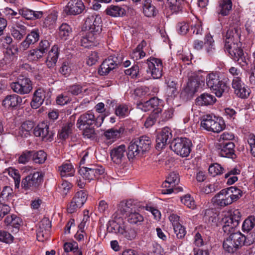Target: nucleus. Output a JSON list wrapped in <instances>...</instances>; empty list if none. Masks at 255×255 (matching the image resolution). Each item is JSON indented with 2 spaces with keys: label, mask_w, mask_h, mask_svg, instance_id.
I'll use <instances>...</instances> for the list:
<instances>
[{
  "label": "nucleus",
  "mask_w": 255,
  "mask_h": 255,
  "mask_svg": "<svg viewBox=\"0 0 255 255\" xmlns=\"http://www.w3.org/2000/svg\"><path fill=\"white\" fill-rule=\"evenodd\" d=\"M151 140L146 135H143L132 140L128 147L127 157L129 160L142 157L150 149Z\"/></svg>",
  "instance_id": "obj_1"
},
{
  "label": "nucleus",
  "mask_w": 255,
  "mask_h": 255,
  "mask_svg": "<svg viewBox=\"0 0 255 255\" xmlns=\"http://www.w3.org/2000/svg\"><path fill=\"white\" fill-rule=\"evenodd\" d=\"M229 79L226 77H220L217 72H211L207 74L206 83L207 86L218 97H221L228 88Z\"/></svg>",
  "instance_id": "obj_2"
},
{
  "label": "nucleus",
  "mask_w": 255,
  "mask_h": 255,
  "mask_svg": "<svg viewBox=\"0 0 255 255\" xmlns=\"http://www.w3.org/2000/svg\"><path fill=\"white\" fill-rule=\"evenodd\" d=\"M230 236L223 243L225 251L229 253H234L243 246H246L245 235L240 232L230 233Z\"/></svg>",
  "instance_id": "obj_3"
},
{
  "label": "nucleus",
  "mask_w": 255,
  "mask_h": 255,
  "mask_svg": "<svg viewBox=\"0 0 255 255\" xmlns=\"http://www.w3.org/2000/svg\"><path fill=\"white\" fill-rule=\"evenodd\" d=\"M104 120V116H99L96 118L93 113L88 112L80 116L77 120L76 126L79 129H84L92 126L98 128L102 125Z\"/></svg>",
  "instance_id": "obj_4"
},
{
  "label": "nucleus",
  "mask_w": 255,
  "mask_h": 255,
  "mask_svg": "<svg viewBox=\"0 0 255 255\" xmlns=\"http://www.w3.org/2000/svg\"><path fill=\"white\" fill-rule=\"evenodd\" d=\"M201 126L207 131L215 133L221 132L225 128V123L222 119L213 117L210 115L202 117Z\"/></svg>",
  "instance_id": "obj_5"
},
{
  "label": "nucleus",
  "mask_w": 255,
  "mask_h": 255,
  "mask_svg": "<svg viewBox=\"0 0 255 255\" xmlns=\"http://www.w3.org/2000/svg\"><path fill=\"white\" fill-rule=\"evenodd\" d=\"M192 142L187 138H177L173 140L170 145L171 149L177 155L187 157L191 152Z\"/></svg>",
  "instance_id": "obj_6"
},
{
  "label": "nucleus",
  "mask_w": 255,
  "mask_h": 255,
  "mask_svg": "<svg viewBox=\"0 0 255 255\" xmlns=\"http://www.w3.org/2000/svg\"><path fill=\"white\" fill-rule=\"evenodd\" d=\"M10 87L14 92L20 95L28 94L32 89L30 80L23 76H19L16 82H12Z\"/></svg>",
  "instance_id": "obj_7"
},
{
  "label": "nucleus",
  "mask_w": 255,
  "mask_h": 255,
  "mask_svg": "<svg viewBox=\"0 0 255 255\" xmlns=\"http://www.w3.org/2000/svg\"><path fill=\"white\" fill-rule=\"evenodd\" d=\"M88 194L83 190L77 192L67 207L69 213H73L81 208L86 202Z\"/></svg>",
  "instance_id": "obj_8"
},
{
  "label": "nucleus",
  "mask_w": 255,
  "mask_h": 255,
  "mask_svg": "<svg viewBox=\"0 0 255 255\" xmlns=\"http://www.w3.org/2000/svg\"><path fill=\"white\" fill-rule=\"evenodd\" d=\"M242 215L239 210H235L231 212L230 217L226 219L223 226V231L228 234L234 232V229L238 226Z\"/></svg>",
  "instance_id": "obj_9"
},
{
  "label": "nucleus",
  "mask_w": 255,
  "mask_h": 255,
  "mask_svg": "<svg viewBox=\"0 0 255 255\" xmlns=\"http://www.w3.org/2000/svg\"><path fill=\"white\" fill-rule=\"evenodd\" d=\"M234 60L238 62L242 66L244 67L248 64L247 58L245 55L243 50L237 44H230L228 47H225Z\"/></svg>",
  "instance_id": "obj_10"
},
{
  "label": "nucleus",
  "mask_w": 255,
  "mask_h": 255,
  "mask_svg": "<svg viewBox=\"0 0 255 255\" xmlns=\"http://www.w3.org/2000/svg\"><path fill=\"white\" fill-rule=\"evenodd\" d=\"M102 20L100 17L95 14L89 15L85 22V28L88 29V32L99 37L102 31Z\"/></svg>",
  "instance_id": "obj_11"
},
{
  "label": "nucleus",
  "mask_w": 255,
  "mask_h": 255,
  "mask_svg": "<svg viewBox=\"0 0 255 255\" xmlns=\"http://www.w3.org/2000/svg\"><path fill=\"white\" fill-rule=\"evenodd\" d=\"M121 59L118 57L110 56L101 64L99 72L102 75H107L110 71L116 69L121 63Z\"/></svg>",
  "instance_id": "obj_12"
},
{
  "label": "nucleus",
  "mask_w": 255,
  "mask_h": 255,
  "mask_svg": "<svg viewBox=\"0 0 255 255\" xmlns=\"http://www.w3.org/2000/svg\"><path fill=\"white\" fill-rule=\"evenodd\" d=\"M232 87L234 90L235 94L241 98H247L250 95V89L245 87L241 77L240 76L233 77Z\"/></svg>",
  "instance_id": "obj_13"
},
{
  "label": "nucleus",
  "mask_w": 255,
  "mask_h": 255,
  "mask_svg": "<svg viewBox=\"0 0 255 255\" xmlns=\"http://www.w3.org/2000/svg\"><path fill=\"white\" fill-rule=\"evenodd\" d=\"M126 146L124 144L113 148L111 151V156L113 161L118 165H124L127 161Z\"/></svg>",
  "instance_id": "obj_14"
},
{
  "label": "nucleus",
  "mask_w": 255,
  "mask_h": 255,
  "mask_svg": "<svg viewBox=\"0 0 255 255\" xmlns=\"http://www.w3.org/2000/svg\"><path fill=\"white\" fill-rule=\"evenodd\" d=\"M148 70L154 79H159L162 75L163 65L160 59L150 58L147 60Z\"/></svg>",
  "instance_id": "obj_15"
},
{
  "label": "nucleus",
  "mask_w": 255,
  "mask_h": 255,
  "mask_svg": "<svg viewBox=\"0 0 255 255\" xmlns=\"http://www.w3.org/2000/svg\"><path fill=\"white\" fill-rule=\"evenodd\" d=\"M33 133L37 137H40L44 141H51L54 133L49 130V126L45 123H41L34 129Z\"/></svg>",
  "instance_id": "obj_16"
},
{
  "label": "nucleus",
  "mask_w": 255,
  "mask_h": 255,
  "mask_svg": "<svg viewBox=\"0 0 255 255\" xmlns=\"http://www.w3.org/2000/svg\"><path fill=\"white\" fill-rule=\"evenodd\" d=\"M231 198L226 189H224L212 199V202L215 206L225 207L233 203Z\"/></svg>",
  "instance_id": "obj_17"
},
{
  "label": "nucleus",
  "mask_w": 255,
  "mask_h": 255,
  "mask_svg": "<svg viewBox=\"0 0 255 255\" xmlns=\"http://www.w3.org/2000/svg\"><path fill=\"white\" fill-rule=\"evenodd\" d=\"M172 136L171 129L168 127L164 128L157 135L156 139V148L161 149L164 148L166 144L170 142Z\"/></svg>",
  "instance_id": "obj_18"
},
{
  "label": "nucleus",
  "mask_w": 255,
  "mask_h": 255,
  "mask_svg": "<svg viewBox=\"0 0 255 255\" xmlns=\"http://www.w3.org/2000/svg\"><path fill=\"white\" fill-rule=\"evenodd\" d=\"M84 8L85 6L81 0H70L64 11L67 14L77 15L81 13Z\"/></svg>",
  "instance_id": "obj_19"
},
{
  "label": "nucleus",
  "mask_w": 255,
  "mask_h": 255,
  "mask_svg": "<svg viewBox=\"0 0 255 255\" xmlns=\"http://www.w3.org/2000/svg\"><path fill=\"white\" fill-rule=\"evenodd\" d=\"M51 227V222L47 218L43 219L40 222L36 234L37 239L39 241L44 242L48 238L49 232Z\"/></svg>",
  "instance_id": "obj_20"
},
{
  "label": "nucleus",
  "mask_w": 255,
  "mask_h": 255,
  "mask_svg": "<svg viewBox=\"0 0 255 255\" xmlns=\"http://www.w3.org/2000/svg\"><path fill=\"white\" fill-rule=\"evenodd\" d=\"M39 38V32L38 29L32 30L26 37V38L20 43L19 49L24 51L27 50L30 45L34 44Z\"/></svg>",
  "instance_id": "obj_21"
},
{
  "label": "nucleus",
  "mask_w": 255,
  "mask_h": 255,
  "mask_svg": "<svg viewBox=\"0 0 255 255\" xmlns=\"http://www.w3.org/2000/svg\"><path fill=\"white\" fill-rule=\"evenodd\" d=\"M220 150L219 154L221 156L232 159L236 157L235 153V144L232 141L227 142H221L220 144Z\"/></svg>",
  "instance_id": "obj_22"
},
{
  "label": "nucleus",
  "mask_w": 255,
  "mask_h": 255,
  "mask_svg": "<svg viewBox=\"0 0 255 255\" xmlns=\"http://www.w3.org/2000/svg\"><path fill=\"white\" fill-rule=\"evenodd\" d=\"M240 29L238 27H230L227 31L225 35V47H228L230 44H236L240 37Z\"/></svg>",
  "instance_id": "obj_23"
},
{
  "label": "nucleus",
  "mask_w": 255,
  "mask_h": 255,
  "mask_svg": "<svg viewBox=\"0 0 255 255\" xmlns=\"http://www.w3.org/2000/svg\"><path fill=\"white\" fill-rule=\"evenodd\" d=\"M201 77V76L198 75L191 76L185 89L186 92L190 95L195 94L197 91L199 85H201L200 80Z\"/></svg>",
  "instance_id": "obj_24"
},
{
  "label": "nucleus",
  "mask_w": 255,
  "mask_h": 255,
  "mask_svg": "<svg viewBox=\"0 0 255 255\" xmlns=\"http://www.w3.org/2000/svg\"><path fill=\"white\" fill-rule=\"evenodd\" d=\"M79 174L82 175H101L105 173V169L102 166L94 165L91 168L81 167L79 170Z\"/></svg>",
  "instance_id": "obj_25"
},
{
  "label": "nucleus",
  "mask_w": 255,
  "mask_h": 255,
  "mask_svg": "<svg viewBox=\"0 0 255 255\" xmlns=\"http://www.w3.org/2000/svg\"><path fill=\"white\" fill-rule=\"evenodd\" d=\"M22 98L18 95L12 94L7 96L2 101V105L5 108H14L22 102Z\"/></svg>",
  "instance_id": "obj_26"
},
{
  "label": "nucleus",
  "mask_w": 255,
  "mask_h": 255,
  "mask_svg": "<svg viewBox=\"0 0 255 255\" xmlns=\"http://www.w3.org/2000/svg\"><path fill=\"white\" fill-rule=\"evenodd\" d=\"M98 36L91 33L88 32L87 34L81 38V45L85 47H89L96 46L98 43L97 38Z\"/></svg>",
  "instance_id": "obj_27"
},
{
  "label": "nucleus",
  "mask_w": 255,
  "mask_h": 255,
  "mask_svg": "<svg viewBox=\"0 0 255 255\" xmlns=\"http://www.w3.org/2000/svg\"><path fill=\"white\" fill-rule=\"evenodd\" d=\"M58 56V47L57 45H54L49 52L46 60V63L48 68H52L55 65Z\"/></svg>",
  "instance_id": "obj_28"
},
{
  "label": "nucleus",
  "mask_w": 255,
  "mask_h": 255,
  "mask_svg": "<svg viewBox=\"0 0 255 255\" xmlns=\"http://www.w3.org/2000/svg\"><path fill=\"white\" fill-rule=\"evenodd\" d=\"M216 101V98L212 95L204 93L196 99V104L199 106H208L213 105Z\"/></svg>",
  "instance_id": "obj_29"
},
{
  "label": "nucleus",
  "mask_w": 255,
  "mask_h": 255,
  "mask_svg": "<svg viewBox=\"0 0 255 255\" xmlns=\"http://www.w3.org/2000/svg\"><path fill=\"white\" fill-rule=\"evenodd\" d=\"M232 2L231 0H221L219 1L217 12L222 16L228 15L232 10Z\"/></svg>",
  "instance_id": "obj_30"
},
{
  "label": "nucleus",
  "mask_w": 255,
  "mask_h": 255,
  "mask_svg": "<svg viewBox=\"0 0 255 255\" xmlns=\"http://www.w3.org/2000/svg\"><path fill=\"white\" fill-rule=\"evenodd\" d=\"M152 0H143L142 10L144 15L147 17H152L156 15L157 10L151 3Z\"/></svg>",
  "instance_id": "obj_31"
},
{
  "label": "nucleus",
  "mask_w": 255,
  "mask_h": 255,
  "mask_svg": "<svg viewBox=\"0 0 255 255\" xmlns=\"http://www.w3.org/2000/svg\"><path fill=\"white\" fill-rule=\"evenodd\" d=\"M122 229L121 230V234L128 240H132L136 236V232L130 225L123 222Z\"/></svg>",
  "instance_id": "obj_32"
},
{
  "label": "nucleus",
  "mask_w": 255,
  "mask_h": 255,
  "mask_svg": "<svg viewBox=\"0 0 255 255\" xmlns=\"http://www.w3.org/2000/svg\"><path fill=\"white\" fill-rule=\"evenodd\" d=\"M105 12L107 15L115 17L123 16L125 14L126 10L118 5H111L106 8Z\"/></svg>",
  "instance_id": "obj_33"
},
{
  "label": "nucleus",
  "mask_w": 255,
  "mask_h": 255,
  "mask_svg": "<svg viewBox=\"0 0 255 255\" xmlns=\"http://www.w3.org/2000/svg\"><path fill=\"white\" fill-rule=\"evenodd\" d=\"M4 223L6 226H11L18 231L22 224V220L16 215L12 214L6 216L4 219Z\"/></svg>",
  "instance_id": "obj_34"
},
{
  "label": "nucleus",
  "mask_w": 255,
  "mask_h": 255,
  "mask_svg": "<svg viewBox=\"0 0 255 255\" xmlns=\"http://www.w3.org/2000/svg\"><path fill=\"white\" fill-rule=\"evenodd\" d=\"M159 103V100L157 98L153 97L143 103L139 104L138 106L142 111L147 112L151 110L152 109H155L158 106Z\"/></svg>",
  "instance_id": "obj_35"
},
{
  "label": "nucleus",
  "mask_w": 255,
  "mask_h": 255,
  "mask_svg": "<svg viewBox=\"0 0 255 255\" xmlns=\"http://www.w3.org/2000/svg\"><path fill=\"white\" fill-rule=\"evenodd\" d=\"M19 14L27 19H34L41 17L43 12L22 8L19 10Z\"/></svg>",
  "instance_id": "obj_36"
},
{
  "label": "nucleus",
  "mask_w": 255,
  "mask_h": 255,
  "mask_svg": "<svg viewBox=\"0 0 255 255\" xmlns=\"http://www.w3.org/2000/svg\"><path fill=\"white\" fill-rule=\"evenodd\" d=\"M42 176H25L21 182V186L25 190H27L33 186H36L38 185V181L41 179Z\"/></svg>",
  "instance_id": "obj_37"
},
{
  "label": "nucleus",
  "mask_w": 255,
  "mask_h": 255,
  "mask_svg": "<svg viewBox=\"0 0 255 255\" xmlns=\"http://www.w3.org/2000/svg\"><path fill=\"white\" fill-rule=\"evenodd\" d=\"M73 126L74 123L71 121H69L63 125L61 130L58 132V136L59 138L62 140L67 138L70 134L72 133Z\"/></svg>",
  "instance_id": "obj_38"
},
{
  "label": "nucleus",
  "mask_w": 255,
  "mask_h": 255,
  "mask_svg": "<svg viewBox=\"0 0 255 255\" xmlns=\"http://www.w3.org/2000/svg\"><path fill=\"white\" fill-rule=\"evenodd\" d=\"M44 101V93L40 90H36L33 95L32 100L31 102V106L33 109H37L43 103Z\"/></svg>",
  "instance_id": "obj_39"
},
{
  "label": "nucleus",
  "mask_w": 255,
  "mask_h": 255,
  "mask_svg": "<svg viewBox=\"0 0 255 255\" xmlns=\"http://www.w3.org/2000/svg\"><path fill=\"white\" fill-rule=\"evenodd\" d=\"M127 220L131 224L140 225L144 221L142 215L137 212H130L127 216Z\"/></svg>",
  "instance_id": "obj_40"
},
{
  "label": "nucleus",
  "mask_w": 255,
  "mask_h": 255,
  "mask_svg": "<svg viewBox=\"0 0 255 255\" xmlns=\"http://www.w3.org/2000/svg\"><path fill=\"white\" fill-rule=\"evenodd\" d=\"M146 44V42L144 40H142L131 54V58L134 60H137L144 57L145 55V53L142 50V49L143 47L145 46Z\"/></svg>",
  "instance_id": "obj_41"
},
{
  "label": "nucleus",
  "mask_w": 255,
  "mask_h": 255,
  "mask_svg": "<svg viewBox=\"0 0 255 255\" xmlns=\"http://www.w3.org/2000/svg\"><path fill=\"white\" fill-rule=\"evenodd\" d=\"M123 131V129L119 128L115 129L114 128L109 129L104 132V136L106 137L107 139L112 140L114 141L116 139L120 137L121 133Z\"/></svg>",
  "instance_id": "obj_42"
},
{
  "label": "nucleus",
  "mask_w": 255,
  "mask_h": 255,
  "mask_svg": "<svg viewBox=\"0 0 255 255\" xmlns=\"http://www.w3.org/2000/svg\"><path fill=\"white\" fill-rule=\"evenodd\" d=\"M161 111V109L158 108L153 110V112L146 119L144 123V126L146 128L151 127L155 123Z\"/></svg>",
  "instance_id": "obj_43"
},
{
  "label": "nucleus",
  "mask_w": 255,
  "mask_h": 255,
  "mask_svg": "<svg viewBox=\"0 0 255 255\" xmlns=\"http://www.w3.org/2000/svg\"><path fill=\"white\" fill-rule=\"evenodd\" d=\"M58 170L61 175L64 174L66 175H73L75 170L71 163H64L62 165L59 166Z\"/></svg>",
  "instance_id": "obj_44"
},
{
  "label": "nucleus",
  "mask_w": 255,
  "mask_h": 255,
  "mask_svg": "<svg viewBox=\"0 0 255 255\" xmlns=\"http://www.w3.org/2000/svg\"><path fill=\"white\" fill-rule=\"evenodd\" d=\"M255 226V218L250 216L247 218L242 225V230L244 232L249 233Z\"/></svg>",
  "instance_id": "obj_45"
},
{
  "label": "nucleus",
  "mask_w": 255,
  "mask_h": 255,
  "mask_svg": "<svg viewBox=\"0 0 255 255\" xmlns=\"http://www.w3.org/2000/svg\"><path fill=\"white\" fill-rule=\"evenodd\" d=\"M71 32V28L66 23H63L59 27V35L61 39H67Z\"/></svg>",
  "instance_id": "obj_46"
},
{
  "label": "nucleus",
  "mask_w": 255,
  "mask_h": 255,
  "mask_svg": "<svg viewBox=\"0 0 255 255\" xmlns=\"http://www.w3.org/2000/svg\"><path fill=\"white\" fill-rule=\"evenodd\" d=\"M72 187V184L71 183L67 181L63 180L58 186L59 192L63 197H65Z\"/></svg>",
  "instance_id": "obj_47"
},
{
  "label": "nucleus",
  "mask_w": 255,
  "mask_h": 255,
  "mask_svg": "<svg viewBox=\"0 0 255 255\" xmlns=\"http://www.w3.org/2000/svg\"><path fill=\"white\" fill-rule=\"evenodd\" d=\"M167 93L169 96L175 97L177 94V83L175 81L169 79L167 82Z\"/></svg>",
  "instance_id": "obj_48"
},
{
  "label": "nucleus",
  "mask_w": 255,
  "mask_h": 255,
  "mask_svg": "<svg viewBox=\"0 0 255 255\" xmlns=\"http://www.w3.org/2000/svg\"><path fill=\"white\" fill-rule=\"evenodd\" d=\"M32 156L33 161L39 164L43 163L46 159V154L43 150H39L36 152L33 151Z\"/></svg>",
  "instance_id": "obj_49"
},
{
  "label": "nucleus",
  "mask_w": 255,
  "mask_h": 255,
  "mask_svg": "<svg viewBox=\"0 0 255 255\" xmlns=\"http://www.w3.org/2000/svg\"><path fill=\"white\" fill-rule=\"evenodd\" d=\"M132 203L130 201H122L118 205V211L124 215L127 212H131Z\"/></svg>",
  "instance_id": "obj_50"
},
{
  "label": "nucleus",
  "mask_w": 255,
  "mask_h": 255,
  "mask_svg": "<svg viewBox=\"0 0 255 255\" xmlns=\"http://www.w3.org/2000/svg\"><path fill=\"white\" fill-rule=\"evenodd\" d=\"M226 189L229 196L232 197L233 202L237 201L241 196V190L236 187L232 186Z\"/></svg>",
  "instance_id": "obj_51"
},
{
  "label": "nucleus",
  "mask_w": 255,
  "mask_h": 255,
  "mask_svg": "<svg viewBox=\"0 0 255 255\" xmlns=\"http://www.w3.org/2000/svg\"><path fill=\"white\" fill-rule=\"evenodd\" d=\"M209 173L212 175H220L224 173V169L219 164L214 163L208 168Z\"/></svg>",
  "instance_id": "obj_52"
},
{
  "label": "nucleus",
  "mask_w": 255,
  "mask_h": 255,
  "mask_svg": "<svg viewBox=\"0 0 255 255\" xmlns=\"http://www.w3.org/2000/svg\"><path fill=\"white\" fill-rule=\"evenodd\" d=\"M123 223L119 224L115 221L110 222L109 226L107 228L109 232L121 234V230L122 229Z\"/></svg>",
  "instance_id": "obj_53"
},
{
  "label": "nucleus",
  "mask_w": 255,
  "mask_h": 255,
  "mask_svg": "<svg viewBox=\"0 0 255 255\" xmlns=\"http://www.w3.org/2000/svg\"><path fill=\"white\" fill-rule=\"evenodd\" d=\"M206 38L207 40V42H205V47L207 53L209 55L213 54L215 51L214 45V41L210 35H207Z\"/></svg>",
  "instance_id": "obj_54"
},
{
  "label": "nucleus",
  "mask_w": 255,
  "mask_h": 255,
  "mask_svg": "<svg viewBox=\"0 0 255 255\" xmlns=\"http://www.w3.org/2000/svg\"><path fill=\"white\" fill-rule=\"evenodd\" d=\"M180 179L178 176H167L163 185L165 187H174L178 185Z\"/></svg>",
  "instance_id": "obj_55"
},
{
  "label": "nucleus",
  "mask_w": 255,
  "mask_h": 255,
  "mask_svg": "<svg viewBox=\"0 0 255 255\" xmlns=\"http://www.w3.org/2000/svg\"><path fill=\"white\" fill-rule=\"evenodd\" d=\"M181 202L188 208L194 209L196 207L195 201L190 195L187 194L181 197Z\"/></svg>",
  "instance_id": "obj_56"
},
{
  "label": "nucleus",
  "mask_w": 255,
  "mask_h": 255,
  "mask_svg": "<svg viewBox=\"0 0 255 255\" xmlns=\"http://www.w3.org/2000/svg\"><path fill=\"white\" fill-rule=\"evenodd\" d=\"M34 127V123L32 122L26 121L22 123L20 128L21 135L26 136L29 134L30 131Z\"/></svg>",
  "instance_id": "obj_57"
},
{
  "label": "nucleus",
  "mask_w": 255,
  "mask_h": 255,
  "mask_svg": "<svg viewBox=\"0 0 255 255\" xmlns=\"http://www.w3.org/2000/svg\"><path fill=\"white\" fill-rule=\"evenodd\" d=\"M115 114L120 118H124L128 114V108L126 105H120L116 108Z\"/></svg>",
  "instance_id": "obj_58"
},
{
  "label": "nucleus",
  "mask_w": 255,
  "mask_h": 255,
  "mask_svg": "<svg viewBox=\"0 0 255 255\" xmlns=\"http://www.w3.org/2000/svg\"><path fill=\"white\" fill-rule=\"evenodd\" d=\"M12 189L9 186H5L0 195L1 200L3 201L4 200H9L13 196Z\"/></svg>",
  "instance_id": "obj_59"
},
{
  "label": "nucleus",
  "mask_w": 255,
  "mask_h": 255,
  "mask_svg": "<svg viewBox=\"0 0 255 255\" xmlns=\"http://www.w3.org/2000/svg\"><path fill=\"white\" fill-rule=\"evenodd\" d=\"M68 92L72 95L77 96L81 94L83 91V87L79 84H73L67 88Z\"/></svg>",
  "instance_id": "obj_60"
},
{
  "label": "nucleus",
  "mask_w": 255,
  "mask_h": 255,
  "mask_svg": "<svg viewBox=\"0 0 255 255\" xmlns=\"http://www.w3.org/2000/svg\"><path fill=\"white\" fill-rule=\"evenodd\" d=\"M13 236L5 231H0V241L9 244L13 241Z\"/></svg>",
  "instance_id": "obj_61"
},
{
  "label": "nucleus",
  "mask_w": 255,
  "mask_h": 255,
  "mask_svg": "<svg viewBox=\"0 0 255 255\" xmlns=\"http://www.w3.org/2000/svg\"><path fill=\"white\" fill-rule=\"evenodd\" d=\"M134 95L139 97H142L145 96H150L151 93L150 92L149 88L147 87H141L136 88L134 92Z\"/></svg>",
  "instance_id": "obj_62"
},
{
  "label": "nucleus",
  "mask_w": 255,
  "mask_h": 255,
  "mask_svg": "<svg viewBox=\"0 0 255 255\" xmlns=\"http://www.w3.org/2000/svg\"><path fill=\"white\" fill-rule=\"evenodd\" d=\"M94 126L86 127L84 129H79L83 131V134L88 138H94L96 135Z\"/></svg>",
  "instance_id": "obj_63"
},
{
  "label": "nucleus",
  "mask_w": 255,
  "mask_h": 255,
  "mask_svg": "<svg viewBox=\"0 0 255 255\" xmlns=\"http://www.w3.org/2000/svg\"><path fill=\"white\" fill-rule=\"evenodd\" d=\"M174 231L178 239L183 238L186 233L185 228L180 224L173 227Z\"/></svg>",
  "instance_id": "obj_64"
}]
</instances>
